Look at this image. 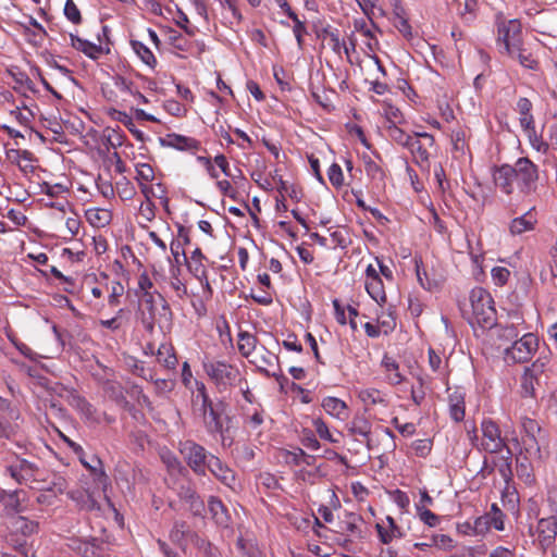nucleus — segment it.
Wrapping results in <instances>:
<instances>
[{
	"label": "nucleus",
	"instance_id": "nucleus-1",
	"mask_svg": "<svg viewBox=\"0 0 557 557\" xmlns=\"http://www.w3.org/2000/svg\"><path fill=\"white\" fill-rule=\"evenodd\" d=\"M3 475L11 478L20 485L32 488H44L45 471L34 461L10 454L2 460Z\"/></svg>",
	"mask_w": 557,
	"mask_h": 557
},
{
	"label": "nucleus",
	"instance_id": "nucleus-2",
	"mask_svg": "<svg viewBox=\"0 0 557 557\" xmlns=\"http://www.w3.org/2000/svg\"><path fill=\"white\" fill-rule=\"evenodd\" d=\"M191 404L200 412L207 432L222 431V421H224L223 416L227 404L222 399L213 401L208 394L205 383H195Z\"/></svg>",
	"mask_w": 557,
	"mask_h": 557
},
{
	"label": "nucleus",
	"instance_id": "nucleus-3",
	"mask_svg": "<svg viewBox=\"0 0 557 557\" xmlns=\"http://www.w3.org/2000/svg\"><path fill=\"white\" fill-rule=\"evenodd\" d=\"M470 304L473 323H476L482 329H492L496 325V310L490 293L481 287L472 289Z\"/></svg>",
	"mask_w": 557,
	"mask_h": 557
},
{
	"label": "nucleus",
	"instance_id": "nucleus-4",
	"mask_svg": "<svg viewBox=\"0 0 557 557\" xmlns=\"http://www.w3.org/2000/svg\"><path fill=\"white\" fill-rule=\"evenodd\" d=\"M207 375L213 381L219 392L242 382L239 370L224 361H208L203 363Z\"/></svg>",
	"mask_w": 557,
	"mask_h": 557
},
{
	"label": "nucleus",
	"instance_id": "nucleus-5",
	"mask_svg": "<svg viewBox=\"0 0 557 557\" xmlns=\"http://www.w3.org/2000/svg\"><path fill=\"white\" fill-rule=\"evenodd\" d=\"M141 302L149 310L151 319L161 330L171 332L172 330V310L169 302L161 293L153 292L141 296Z\"/></svg>",
	"mask_w": 557,
	"mask_h": 557
},
{
	"label": "nucleus",
	"instance_id": "nucleus-6",
	"mask_svg": "<svg viewBox=\"0 0 557 557\" xmlns=\"http://www.w3.org/2000/svg\"><path fill=\"white\" fill-rule=\"evenodd\" d=\"M180 453L184 461L196 474H206L208 459L211 454H208L203 446L187 440L180 443Z\"/></svg>",
	"mask_w": 557,
	"mask_h": 557
},
{
	"label": "nucleus",
	"instance_id": "nucleus-7",
	"mask_svg": "<svg viewBox=\"0 0 557 557\" xmlns=\"http://www.w3.org/2000/svg\"><path fill=\"white\" fill-rule=\"evenodd\" d=\"M512 168L520 191L527 195L535 191L539 181V166L529 158L521 157Z\"/></svg>",
	"mask_w": 557,
	"mask_h": 557
},
{
	"label": "nucleus",
	"instance_id": "nucleus-8",
	"mask_svg": "<svg viewBox=\"0 0 557 557\" xmlns=\"http://www.w3.org/2000/svg\"><path fill=\"white\" fill-rule=\"evenodd\" d=\"M521 42L522 29L518 20L497 22V47L502 54Z\"/></svg>",
	"mask_w": 557,
	"mask_h": 557
},
{
	"label": "nucleus",
	"instance_id": "nucleus-9",
	"mask_svg": "<svg viewBox=\"0 0 557 557\" xmlns=\"http://www.w3.org/2000/svg\"><path fill=\"white\" fill-rule=\"evenodd\" d=\"M539 346L537 337L532 333L523 334L505 350V359L512 362H528Z\"/></svg>",
	"mask_w": 557,
	"mask_h": 557
},
{
	"label": "nucleus",
	"instance_id": "nucleus-10",
	"mask_svg": "<svg viewBox=\"0 0 557 557\" xmlns=\"http://www.w3.org/2000/svg\"><path fill=\"white\" fill-rule=\"evenodd\" d=\"M481 428L483 433L482 447L485 451L496 454L504 447H507L505 440L500 435V430L494 421L485 419Z\"/></svg>",
	"mask_w": 557,
	"mask_h": 557
},
{
	"label": "nucleus",
	"instance_id": "nucleus-11",
	"mask_svg": "<svg viewBox=\"0 0 557 557\" xmlns=\"http://www.w3.org/2000/svg\"><path fill=\"white\" fill-rule=\"evenodd\" d=\"M207 469L222 484H224L225 486L230 487L233 491L236 490L238 483L234 470H232L219 457L210 455L208 459Z\"/></svg>",
	"mask_w": 557,
	"mask_h": 557
},
{
	"label": "nucleus",
	"instance_id": "nucleus-12",
	"mask_svg": "<svg viewBox=\"0 0 557 557\" xmlns=\"http://www.w3.org/2000/svg\"><path fill=\"white\" fill-rule=\"evenodd\" d=\"M545 363L537 359L530 367H527L521 379V388L524 396L535 395V384H539V376L544 372Z\"/></svg>",
	"mask_w": 557,
	"mask_h": 557
},
{
	"label": "nucleus",
	"instance_id": "nucleus-13",
	"mask_svg": "<svg viewBox=\"0 0 557 557\" xmlns=\"http://www.w3.org/2000/svg\"><path fill=\"white\" fill-rule=\"evenodd\" d=\"M177 533H181V535H182V539H181L182 542L180 545L183 548H185V546L188 543H190V544H194L195 546H197L198 548L202 549L203 553L208 557H218L216 548L213 547L211 543L206 542L205 540L200 539L196 532L186 528L185 524H182L180 530L176 528V534Z\"/></svg>",
	"mask_w": 557,
	"mask_h": 557
},
{
	"label": "nucleus",
	"instance_id": "nucleus-14",
	"mask_svg": "<svg viewBox=\"0 0 557 557\" xmlns=\"http://www.w3.org/2000/svg\"><path fill=\"white\" fill-rule=\"evenodd\" d=\"M537 540L543 548L550 546L557 535V518L554 516L542 518L536 527Z\"/></svg>",
	"mask_w": 557,
	"mask_h": 557
},
{
	"label": "nucleus",
	"instance_id": "nucleus-15",
	"mask_svg": "<svg viewBox=\"0 0 557 557\" xmlns=\"http://www.w3.org/2000/svg\"><path fill=\"white\" fill-rule=\"evenodd\" d=\"M26 496V492L24 490H15V491H0V504L2 505L7 515H14L22 512L24 507L22 502Z\"/></svg>",
	"mask_w": 557,
	"mask_h": 557
},
{
	"label": "nucleus",
	"instance_id": "nucleus-16",
	"mask_svg": "<svg viewBox=\"0 0 557 557\" xmlns=\"http://www.w3.org/2000/svg\"><path fill=\"white\" fill-rule=\"evenodd\" d=\"M180 497L194 516H200L203 512L205 504L197 494L194 485H181Z\"/></svg>",
	"mask_w": 557,
	"mask_h": 557
},
{
	"label": "nucleus",
	"instance_id": "nucleus-17",
	"mask_svg": "<svg viewBox=\"0 0 557 557\" xmlns=\"http://www.w3.org/2000/svg\"><path fill=\"white\" fill-rule=\"evenodd\" d=\"M493 177L496 186L499 187L504 193L507 195L512 193L513 181L516 180L512 165L503 164L496 168Z\"/></svg>",
	"mask_w": 557,
	"mask_h": 557
},
{
	"label": "nucleus",
	"instance_id": "nucleus-18",
	"mask_svg": "<svg viewBox=\"0 0 557 557\" xmlns=\"http://www.w3.org/2000/svg\"><path fill=\"white\" fill-rule=\"evenodd\" d=\"M504 54H507L512 60L518 61L519 64L525 69L535 70L537 67V61L533 58L532 53L524 48L523 42L505 51Z\"/></svg>",
	"mask_w": 557,
	"mask_h": 557
},
{
	"label": "nucleus",
	"instance_id": "nucleus-19",
	"mask_svg": "<svg viewBox=\"0 0 557 557\" xmlns=\"http://www.w3.org/2000/svg\"><path fill=\"white\" fill-rule=\"evenodd\" d=\"M208 507L214 522L221 528H228L231 517L223 503L219 498L211 496L208 500Z\"/></svg>",
	"mask_w": 557,
	"mask_h": 557
},
{
	"label": "nucleus",
	"instance_id": "nucleus-20",
	"mask_svg": "<svg viewBox=\"0 0 557 557\" xmlns=\"http://www.w3.org/2000/svg\"><path fill=\"white\" fill-rule=\"evenodd\" d=\"M70 39L73 48H75L78 51H82L92 60L99 59L104 53V50L100 45H96L86 39H82L76 35L71 34Z\"/></svg>",
	"mask_w": 557,
	"mask_h": 557
},
{
	"label": "nucleus",
	"instance_id": "nucleus-21",
	"mask_svg": "<svg viewBox=\"0 0 557 557\" xmlns=\"http://www.w3.org/2000/svg\"><path fill=\"white\" fill-rule=\"evenodd\" d=\"M429 145L426 144V141H422L418 138H411L410 139V143L408 145V148L413 158H414V162L421 168V169H425V168H429V158H430V153H429Z\"/></svg>",
	"mask_w": 557,
	"mask_h": 557
},
{
	"label": "nucleus",
	"instance_id": "nucleus-22",
	"mask_svg": "<svg viewBox=\"0 0 557 557\" xmlns=\"http://www.w3.org/2000/svg\"><path fill=\"white\" fill-rule=\"evenodd\" d=\"M532 210H529L521 216L515 218L509 225V232L511 235H521L524 232L532 231L535 227L536 219L534 218Z\"/></svg>",
	"mask_w": 557,
	"mask_h": 557
},
{
	"label": "nucleus",
	"instance_id": "nucleus-23",
	"mask_svg": "<svg viewBox=\"0 0 557 557\" xmlns=\"http://www.w3.org/2000/svg\"><path fill=\"white\" fill-rule=\"evenodd\" d=\"M7 75L10 76L15 85L13 89L18 92H23V89L35 92V86L29 76L17 66H11L7 70Z\"/></svg>",
	"mask_w": 557,
	"mask_h": 557
},
{
	"label": "nucleus",
	"instance_id": "nucleus-24",
	"mask_svg": "<svg viewBox=\"0 0 557 557\" xmlns=\"http://www.w3.org/2000/svg\"><path fill=\"white\" fill-rule=\"evenodd\" d=\"M322 408L332 417L339 420L348 418V408L344 400L336 397H325L322 400Z\"/></svg>",
	"mask_w": 557,
	"mask_h": 557
},
{
	"label": "nucleus",
	"instance_id": "nucleus-25",
	"mask_svg": "<svg viewBox=\"0 0 557 557\" xmlns=\"http://www.w3.org/2000/svg\"><path fill=\"white\" fill-rule=\"evenodd\" d=\"M69 496L72 500L76 503L79 509L92 511L99 510L100 506L96 502V499L86 491H72L69 493Z\"/></svg>",
	"mask_w": 557,
	"mask_h": 557
},
{
	"label": "nucleus",
	"instance_id": "nucleus-26",
	"mask_svg": "<svg viewBox=\"0 0 557 557\" xmlns=\"http://www.w3.org/2000/svg\"><path fill=\"white\" fill-rule=\"evenodd\" d=\"M449 401V413L454 421L460 422L465 418V398L463 395L455 391L454 393L449 394L448 397Z\"/></svg>",
	"mask_w": 557,
	"mask_h": 557
},
{
	"label": "nucleus",
	"instance_id": "nucleus-27",
	"mask_svg": "<svg viewBox=\"0 0 557 557\" xmlns=\"http://www.w3.org/2000/svg\"><path fill=\"white\" fill-rule=\"evenodd\" d=\"M180 98L183 103L176 100V117L185 116L191 104L194 103V95L189 88L176 85V98Z\"/></svg>",
	"mask_w": 557,
	"mask_h": 557
},
{
	"label": "nucleus",
	"instance_id": "nucleus-28",
	"mask_svg": "<svg viewBox=\"0 0 557 557\" xmlns=\"http://www.w3.org/2000/svg\"><path fill=\"white\" fill-rule=\"evenodd\" d=\"M431 546H436L445 550H450L454 548V541L449 535L434 534L431 536L430 542L414 543V547L422 550Z\"/></svg>",
	"mask_w": 557,
	"mask_h": 557
},
{
	"label": "nucleus",
	"instance_id": "nucleus-29",
	"mask_svg": "<svg viewBox=\"0 0 557 557\" xmlns=\"http://www.w3.org/2000/svg\"><path fill=\"white\" fill-rule=\"evenodd\" d=\"M71 406L81 412L88 421H98L96 409L90 403L86 400V398L79 395H75L71 399Z\"/></svg>",
	"mask_w": 557,
	"mask_h": 557
},
{
	"label": "nucleus",
	"instance_id": "nucleus-30",
	"mask_svg": "<svg viewBox=\"0 0 557 557\" xmlns=\"http://www.w3.org/2000/svg\"><path fill=\"white\" fill-rule=\"evenodd\" d=\"M512 454L510 449L507 447V455L499 457L497 460L494 461V467L497 468L500 476L504 479V481L508 484L513 475L512 472Z\"/></svg>",
	"mask_w": 557,
	"mask_h": 557
},
{
	"label": "nucleus",
	"instance_id": "nucleus-31",
	"mask_svg": "<svg viewBox=\"0 0 557 557\" xmlns=\"http://www.w3.org/2000/svg\"><path fill=\"white\" fill-rule=\"evenodd\" d=\"M358 397L360 398V400L366 405V406H369V405H384L386 406L387 403H386V399H385V396L382 394L381 391L376 389V388H366V389H361L359 393H358Z\"/></svg>",
	"mask_w": 557,
	"mask_h": 557
},
{
	"label": "nucleus",
	"instance_id": "nucleus-32",
	"mask_svg": "<svg viewBox=\"0 0 557 557\" xmlns=\"http://www.w3.org/2000/svg\"><path fill=\"white\" fill-rule=\"evenodd\" d=\"M366 289L370 297L374 299L379 305H383L386 302V294L381 278L367 281Z\"/></svg>",
	"mask_w": 557,
	"mask_h": 557
},
{
	"label": "nucleus",
	"instance_id": "nucleus-33",
	"mask_svg": "<svg viewBox=\"0 0 557 557\" xmlns=\"http://www.w3.org/2000/svg\"><path fill=\"white\" fill-rule=\"evenodd\" d=\"M382 366L391 373L388 375V382L391 384L398 385L404 382L405 377L400 374L399 366L393 358L385 355L382 360Z\"/></svg>",
	"mask_w": 557,
	"mask_h": 557
},
{
	"label": "nucleus",
	"instance_id": "nucleus-34",
	"mask_svg": "<svg viewBox=\"0 0 557 557\" xmlns=\"http://www.w3.org/2000/svg\"><path fill=\"white\" fill-rule=\"evenodd\" d=\"M238 350L244 357H248L256 348L257 338L248 332L238 334Z\"/></svg>",
	"mask_w": 557,
	"mask_h": 557
},
{
	"label": "nucleus",
	"instance_id": "nucleus-35",
	"mask_svg": "<svg viewBox=\"0 0 557 557\" xmlns=\"http://www.w3.org/2000/svg\"><path fill=\"white\" fill-rule=\"evenodd\" d=\"M14 528L25 536L33 535L38 531V523L33 520H28L23 516H18L14 520Z\"/></svg>",
	"mask_w": 557,
	"mask_h": 557
},
{
	"label": "nucleus",
	"instance_id": "nucleus-36",
	"mask_svg": "<svg viewBox=\"0 0 557 557\" xmlns=\"http://www.w3.org/2000/svg\"><path fill=\"white\" fill-rule=\"evenodd\" d=\"M87 220L95 226H104L110 221V212L104 209H90L86 213Z\"/></svg>",
	"mask_w": 557,
	"mask_h": 557
},
{
	"label": "nucleus",
	"instance_id": "nucleus-37",
	"mask_svg": "<svg viewBox=\"0 0 557 557\" xmlns=\"http://www.w3.org/2000/svg\"><path fill=\"white\" fill-rule=\"evenodd\" d=\"M200 149V141L183 135L176 134V150L196 153Z\"/></svg>",
	"mask_w": 557,
	"mask_h": 557
},
{
	"label": "nucleus",
	"instance_id": "nucleus-38",
	"mask_svg": "<svg viewBox=\"0 0 557 557\" xmlns=\"http://www.w3.org/2000/svg\"><path fill=\"white\" fill-rule=\"evenodd\" d=\"M488 517V522H491L492 527L497 531H503L505 529V513L500 510L497 504H492L491 509L486 512Z\"/></svg>",
	"mask_w": 557,
	"mask_h": 557
},
{
	"label": "nucleus",
	"instance_id": "nucleus-39",
	"mask_svg": "<svg viewBox=\"0 0 557 557\" xmlns=\"http://www.w3.org/2000/svg\"><path fill=\"white\" fill-rule=\"evenodd\" d=\"M388 136L398 145L408 148L410 139L412 136L406 134L401 128L395 125V121L392 122V125L387 127Z\"/></svg>",
	"mask_w": 557,
	"mask_h": 557
},
{
	"label": "nucleus",
	"instance_id": "nucleus-40",
	"mask_svg": "<svg viewBox=\"0 0 557 557\" xmlns=\"http://www.w3.org/2000/svg\"><path fill=\"white\" fill-rule=\"evenodd\" d=\"M530 141V145L537 152L547 153L549 150V144L543 140L542 135H539L535 127L525 132Z\"/></svg>",
	"mask_w": 557,
	"mask_h": 557
},
{
	"label": "nucleus",
	"instance_id": "nucleus-41",
	"mask_svg": "<svg viewBox=\"0 0 557 557\" xmlns=\"http://www.w3.org/2000/svg\"><path fill=\"white\" fill-rule=\"evenodd\" d=\"M132 46H133V49L136 52V54L141 59V61L145 64L152 66L156 63V58H154L153 53L143 42L132 41Z\"/></svg>",
	"mask_w": 557,
	"mask_h": 557
},
{
	"label": "nucleus",
	"instance_id": "nucleus-42",
	"mask_svg": "<svg viewBox=\"0 0 557 557\" xmlns=\"http://www.w3.org/2000/svg\"><path fill=\"white\" fill-rule=\"evenodd\" d=\"M152 195L158 199L159 205L164 209L168 215H171L170 198L166 195V190L162 183H157L152 187Z\"/></svg>",
	"mask_w": 557,
	"mask_h": 557
},
{
	"label": "nucleus",
	"instance_id": "nucleus-43",
	"mask_svg": "<svg viewBox=\"0 0 557 557\" xmlns=\"http://www.w3.org/2000/svg\"><path fill=\"white\" fill-rule=\"evenodd\" d=\"M523 446L528 458L530 459H542L541 447L539 445L537 436L523 437Z\"/></svg>",
	"mask_w": 557,
	"mask_h": 557
},
{
	"label": "nucleus",
	"instance_id": "nucleus-44",
	"mask_svg": "<svg viewBox=\"0 0 557 557\" xmlns=\"http://www.w3.org/2000/svg\"><path fill=\"white\" fill-rule=\"evenodd\" d=\"M351 434H357L363 437H369L371 432V426L369 422L363 418H356L351 422V426L349 428Z\"/></svg>",
	"mask_w": 557,
	"mask_h": 557
},
{
	"label": "nucleus",
	"instance_id": "nucleus-45",
	"mask_svg": "<svg viewBox=\"0 0 557 557\" xmlns=\"http://www.w3.org/2000/svg\"><path fill=\"white\" fill-rule=\"evenodd\" d=\"M41 485L44 486L42 490H47L49 492H52L54 495L62 494L67 488L66 480L63 476L58 475V474L53 475V479H52V481H51V483L49 485L46 486L45 482L41 483Z\"/></svg>",
	"mask_w": 557,
	"mask_h": 557
},
{
	"label": "nucleus",
	"instance_id": "nucleus-46",
	"mask_svg": "<svg viewBox=\"0 0 557 557\" xmlns=\"http://www.w3.org/2000/svg\"><path fill=\"white\" fill-rule=\"evenodd\" d=\"M324 39H329V45L331 49L338 55L342 53V46L343 42L339 38V33L337 29L331 30V29H324Z\"/></svg>",
	"mask_w": 557,
	"mask_h": 557
},
{
	"label": "nucleus",
	"instance_id": "nucleus-47",
	"mask_svg": "<svg viewBox=\"0 0 557 557\" xmlns=\"http://www.w3.org/2000/svg\"><path fill=\"white\" fill-rule=\"evenodd\" d=\"M330 183L335 187L339 188L344 185V174L342 168L337 163H333L327 171Z\"/></svg>",
	"mask_w": 557,
	"mask_h": 557
},
{
	"label": "nucleus",
	"instance_id": "nucleus-48",
	"mask_svg": "<svg viewBox=\"0 0 557 557\" xmlns=\"http://www.w3.org/2000/svg\"><path fill=\"white\" fill-rule=\"evenodd\" d=\"M418 516L426 525L433 528L440 523V517L423 506H418Z\"/></svg>",
	"mask_w": 557,
	"mask_h": 557
},
{
	"label": "nucleus",
	"instance_id": "nucleus-49",
	"mask_svg": "<svg viewBox=\"0 0 557 557\" xmlns=\"http://www.w3.org/2000/svg\"><path fill=\"white\" fill-rule=\"evenodd\" d=\"M109 116L112 120H115L126 126L129 131H133L135 123L127 113L120 111L117 109H110L108 112Z\"/></svg>",
	"mask_w": 557,
	"mask_h": 557
},
{
	"label": "nucleus",
	"instance_id": "nucleus-50",
	"mask_svg": "<svg viewBox=\"0 0 557 557\" xmlns=\"http://www.w3.org/2000/svg\"><path fill=\"white\" fill-rule=\"evenodd\" d=\"M123 294H124V286L120 282L113 281L111 283L110 294L108 297L109 305L112 307L117 306L120 304V298L123 296Z\"/></svg>",
	"mask_w": 557,
	"mask_h": 557
},
{
	"label": "nucleus",
	"instance_id": "nucleus-51",
	"mask_svg": "<svg viewBox=\"0 0 557 557\" xmlns=\"http://www.w3.org/2000/svg\"><path fill=\"white\" fill-rule=\"evenodd\" d=\"M64 15L74 24H79L82 22L81 12L73 0H66L64 5Z\"/></svg>",
	"mask_w": 557,
	"mask_h": 557
},
{
	"label": "nucleus",
	"instance_id": "nucleus-52",
	"mask_svg": "<svg viewBox=\"0 0 557 557\" xmlns=\"http://www.w3.org/2000/svg\"><path fill=\"white\" fill-rule=\"evenodd\" d=\"M176 26H180L189 36H194L197 28L190 24L186 14L176 7Z\"/></svg>",
	"mask_w": 557,
	"mask_h": 557
},
{
	"label": "nucleus",
	"instance_id": "nucleus-53",
	"mask_svg": "<svg viewBox=\"0 0 557 557\" xmlns=\"http://www.w3.org/2000/svg\"><path fill=\"white\" fill-rule=\"evenodd\" d=\"M181 376H182V382H183L184 386L186 388H188L191 394H193V391H195V383H201L200 381L193 379V373H191L190 367H189L188 362H186V361L183 363Z\"/></svg>",
	"mask_w": 557,
	"mask_h": 557
},
{
	"label": "nucleus",
	"instance_id": "nucleus-54",
	"mask_svg": "<svg viewBox=\"0 0 557 557\" xmlns=\"http://www.w3.org/2000/svg\"><path fill=\"white\" fill-rule=\"evenodd\" d=\"M510 276V271L504 267H495L492 269V278L495 285L504 286Z\"/></svg>",
	"mask_w": 557,
	"mask_h": 557
},
{
	"label": "nucleus",
	"instance_id": "nucleus-55",
	"mask_svg": "<svg viewBox=\"0 0 557 557\" xmlns=\"http://www.w3.org/2000/svg\"><path fill=\"white\" fill-rule=\"evenodd\" d=\"M153 169L150 164L141 163L136 165V178L143 184L153 178Z\"/></svg>",
	"mask_w": 557,
	"mask_h": 557
},
{
	"label": "nucleus",
	"instance_id": "nucleus-56",
	"mask_svg": "<svg viewBox=\"0 0 557 557\" xmlns=\"http://www.w3.org/2000/svg\"><path fill=\"white\" fill-rule=\"evenodd\" d=\"M521 425L525 434V437L537 436V434L541 432V426L539 422L533 419L523 418L521 421Z\"/></svg>",
	"mask_w": 557,
	"mask_h": 557
},
{
	"label": "nucleus",
	"instance_id": "nucleus-57",
	"mask_svg": "<svg viewBox=\"0 0 557 557\" xmlns=\"http://www.w3.org/2000/svg\"><path fill=\"white\" fill-rule=\"evenodd\" d=\"M478 9V0H466L463 4V10L460 11V16L467 23L473 21L475 16V12Z\"/></svg>",
	"mask_w": 557,
	"mask_h": 557
},
{
	"label": "nucleus",
	"instance_id": "nucleus-58",
	"mask_svg": "<svg viewBox=\"0 0 557 557\" xmlns=\"http://www.w3.org/2000/svg\"><path fill=\"white\" fill-rule=\"evenodd\" d=\"M313 425L315 429L317 434L325 441H329L331 443H336L337 441L333 438L332 434L330 433L329 426L326 423L321 419L313 420Z\"/></svg>",
	"mask_w": 557,
	"mask_h": 557
},
{
	"label": "nucleus",
	"instance_id": "nucleus-59",
	"mask_svg": "<svg viewBox=\"0 0 557 557\" xmlns=\"http://www.w3.org/2000/svg\"><path fill=\"white\" fill-rule=\"evenodd\" d=\"M488 520L490 519L486 513L478 517L473 523V532L475 534H484L486 531H488L490 528H492V524L488 522Z\"/></svg>",
	"mask_w": 557,
	"mask_h": 557
},
{
	"label": "nucleus",
	"instance_id": "nucleus-60",
	"mask_svg": "<svg viewBox=\"0 0 557 557\" xmlns=\"http://www.w3.org/2000/svg\"><path fill=\"white\" fill-rule=\"evenodd\" d=\"M376 528V531H377V534H379V537H380V541L384 544H388L392 542V540L394 537H398L397 536V532H393V529L389 528V529H385L383 525H381L380 523H376L375 525Z\"/></svg>",
	"mask_w": 557,
	"mask_h": 557
},
{
	"label": "nucleus",
	"instance_id": "nucleus-61",
	"mask_svg": "<svg viewBox=\"0 0 557 557\" xmlns=\"http://www.w3.org/2000/svg\"><path fill=\"white\" fill-rule=\"evenodd\" d=\"M66 230L69 231L71 238L76 236L81 228V220L77 214H73V216H69L65 221Z\"/></svg>",
	"mask_w": 557,
	"mask_h": 557
},
{
	"label": "nucleus",
	"instance_id": "nucleus-62",
	"mask_svg": "<svg viewBox=\"0 0 557 557\" xmlns=\"http://www.w3.org/2000/svg\"><path fill=\"white\" fill-rule=\"evenodd\" d=\"M282 345L287 350H292V351H296V352L302 351V346L298 342L297 336L295 334H289L287 336V338L283 341Z\"/></svg>",
	"mask_w": 557,
	"mask_h": 557
},
{
	"label": "nucleus",
	"instance_id": "nucleus-63",
	"mask_svg": "<svg viewBox=\"0 0 557 557\" xmlns=\"http://www.w3.org/2000/svg\"><path fill=\"white\" fill-rule=\"evenodd\" d=\"M7 216L16 226H23L27 222V216L18 210L11 209L8 211Z\"/></svg>",
	"mask_w": 557,
	"mask_h": 557
},
{
	"label": "nucleus",
	"instance_id": "nucleus-64",
	"mask_svg": "<svg viewBox=\"0 0 557 557\" xmlns=\"http://www.w3.org/2000/svg\"><path fill=\"white\" fill-rule=\"evenodd\" d=\"M366 172L372 178L383 177V170L381 166L372 160L366 162Z\"/></svg>",
	"mask_w": 557,
	"mask_h": 557
}]
</instances>
